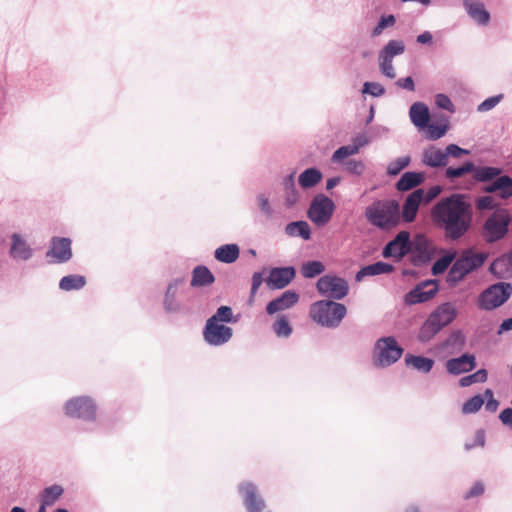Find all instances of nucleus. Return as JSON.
Instances as JSON below:
<instances>
[{
	"label": "nucleus",
	"instance_id": "f257e3e1",
	"mask_svg": "<svg viewBox=\"0 0 512 512\" xmlns=\"http://www.w3.org/2000/svg\"><path fill=\"white\" fill-rule=\"evenodd\" d=\"M431 217L443 230L446 239L456 241L470 230L473 209L466 195L454 193L442 198L433 206Z\"/></svg>",
	"mask_w": 512,
	"mask_h": 512
},
{
	"label": "nucleus",
	"instance_id": "f03ea898",
	"mask_svg": "<svg viewBox=\"0 0 512 512\" xmlns=\"http://www.w3.org/2000/svg\"><path fill=\"white\" fill-rule=\"evenodd\" d=\"M366 220L382 231H389L400 223V205L396 200H376L365 209Z\"/></svg>",
	"mask_w": 512,
	"mask_h": 512
},
{
	"label": "nucleus",
	"instance_id": "7ed1b4c3",
	"mask_svg": "<svg viewBox=\"0 0 512 512\" xmlns=\"http://www.w3.org/2000/svg\"><path fill=\"white\" fill-rule=\"evenodd\" d=\"M347 313L344 304L333 300H320L310 307L311 319L327 328H337Z\"/></svg>",
	"mask_w": 512,
	"mask_h": 512
},
{
	"label": "nucleus",
	"instance_id": "20e7f679",
	"mask_svg": "<svg viewBox=\"0 0 512 512\" xmlns=\"http://www.w3.org/2000/svg\"><path fill=\"white\" fill-rule=\"evenodd\" d=\"M97 411V402L89 395L71 397L63 404V412L66 417L87 423L96 421Z\"/></svg>",
	"mask_w": 512,
	"mask_h": 512
},
{
	"label": "nucleus",
	"instance_id": "39448f33",
	"mask_svg": "<svg viewBox=\"0 0 512 512\" xmlns=\"http://www.w3.org/2000/svg\"><path fill=\"white\" fill-rule=\"evenodd\" d=\"M403 349L393 336L379 338L372 350V363L377 368H386L396 363L402 356Z\"/></svg>",
	"mask_w": 512,
	"mask_h": 512
},
{
	"label": "nucleus",
	"instance_id": "423d86ee",
	"mask_svg": "<svg viewBox=\"0 0 512 512\" xmlns=\"http://www.w3.org/2000/svg\"><path fill=\"white\" fill-rule=\"evenodd\" d=\"M486 259L483 253H475L467 250L454 262L449 273L448 281L456 284L461 281L466 275L481 267Z\"/></svg>",
	"mask_w": 512,
	"mask_h": 512
},
{
	"label": "nucleus",
	"instance_id": "0eeeda50",
	"mask_svg": "<svg viewBox=\"0 0 512 512\" xmlns=\"http://www.w3.org/2000/svg\"><path fill=\"white\" fill-rule=\"evenodd\" d=\"M512 295V285L498 282L486 288L478 298V307L490 311L502 306Z\"/></svg>",
	"mask_w": 512,
	"mask_h": 512
},
{
	"label": "nucleus",
	"instance_id": "6e6552de",
	"mask_svg": "<svg viewBox=\"0 0 512 512\" xmlns=\"http://www.w3.org/2000/svg\"><path fill=\"white\" fill-rule=\"evenodd\" d=\"M405 52V43L403 40H389L378 52V66L380 73L388 78L394 79L396 71L393 65V59Z\"/></svg>",
	"mask_w": 512,
	"mask_h": 512
},
{
	"label": "nucleus",
	"instance_id": "1a4fd4ad",
	"mask_svg": "<svg viewBox=\"0 0 512 512\" xmlns=\"http://www.w3.org/2000/svg\"><path fill=\"white\" fill-rule=\"evenodd\" d=\"M510 215L505 209L494 211L484 222L483 237L487 242H496L507 234L510 224Z\"/></svg>",
	"mask_w": 512,
	"mask_h": 512
},
{
	"label": "nucleus",
	"instance_id": "9d476101",
	"mask_svg": "<svg viewBox=\"0 0 512 512\" xmlns=\"http://www.w3.org/2000/svg\"><path fill=\"white\" fill-rule=\"evenodd\" d=\"M317 291L328 300H341L349 292L348 282L337 275L327 274L320 277L316 283Z\"/></svg>",
	"mask_w": 512,
	"mask_h": 512
},
{
	"label": "nucleus",
	"instance_id": "9b49d317",
	"mask_svg": "<svg viewBox=\"0 0 512 512\" xmlns=\"http://www.w3.org/2000/svg\"><path fill=\"white\" fill-rule=\"evenodd\" d=\"M335 211V203L320 193L314 196L307 211L308 218L317 226L326 225Z\"/></svg>",
	"mask_w": 512,
	"mask_h": 512
},
{
	"label": "nucleus",
	"instance_id": "f8f14e48",
	"mask_svg": "<svg viewBox=\"0 0 512 512\" xmlns=\"http://www.w3.org/2000/svg\"><path fill=\"white\" fill-rule=\"evenodd\" d=\"M185 278L177 277L169 281L163 298V308L167 313H180L184 311L181 296L185 291Z\"/></svg>",
	"mask_w": 512,
	"mask_h": 512
},
{
	"label": "nucleus",
	"instance_id": "ddd939ff",
	"mask_svg": "<svg viewBox=\"0 0 512 512\" xmlns=\"http://www.w3.org/2000/svg\"><path fill=\"white\" fill-rule=\"evenodd\" d=\"M411 247V260L415 266L424 265L437 255V249L433 242L422 234L411 240Z\"/></svg>",
	"mask_w": 512,
	"mask_h": 512
},
{
	"label": "nucleus",
	"instance_id": "4468645a",
	"mask_svg": "<svg viewBox=\"0 0 512 512\" xmlns=\"http://www.w3.org/2000/svg\"><path fill=\"white\" fill-rule=\"evenodd\" d=\"M232 336V328L223 323L207 320L203 328L204 341L210 346H222L228 343Z\"/></svg>",
	"mask_w": 512,
	"mask_h": 512
},
{
	"label": "nucleus",
	"instance_id": "2eb2a0df",
	"mask_svg": "<svg viewBox=\"0 0 512 512\" xmlns=\"http://www.w3.org/2000/svg\"><path fill=\"white\" fill-rule=\"evenodd\" d=\"M238 492L247 512H269L266 510L265 500L254 483H240L238 486Z\"/></svg>",
	"mask_w": 512,
	"mask_h": 512
},
{
	"label": "nucleus",
	"instance_id": "dca6fc26",
	"mask_svg": "<svg viewBox=\"0 0 512 512\" xmlns=\"http://www.w3.org/2000/svg\"><path fill=\"white\" fill-rule=\"evenodd\" d=\"M411 248L410 233L403 230L384 246L382 256L399 261L410 254Z\"/></svg>",
	"mask_w": 512,
	"mask_h": 512
},
{
	"label": "nucleus",
	"instance_id": "f3484780",
	"mask_svg": "<svg viewBox=\"0 0 512 512\" xmlns=\"http://www.w3.org/2000/svg\"><path fill=\"white\" fill-rule=\"evenodd\" d=\"M73 256L71 240L66 237H53L50 247L46 252V258L49 263L63 264L68 262Z\"/></svg>",
	"mask_w": 512,
	"mask_h": 512
},
{
	"label": "nucleus",
	"instance_id": "a211bd4d",
	"mask_svg": "<svg viewBox=\"0 0 512 512\" xmlns=\"http://www.w3.org/2000/svg\"><path fill=\"white\" fill-rule=\"evenodd\" d=\"M35 250L21 233H12L10 236L9 256L16 261H29Z\"/></svg>",
	"mask_w": 512,
	"mask_h": 512
},
{
	"label": "nucleus",
	"instance_id": "6ab92c4d",
	"mask_svg": "<svg viewBox=\"0 0 512 512\" xmlns=\"http://www.w3.org/2000/svg\"><path fill=\"white\" fill-rule=\"evenodd\" d=\"M437 291L438 287L434 282H422L405 295V302L408 305L427 302L436 295Z\"/></svg>",
	"mask_w": 512,
	"mask_h": 512
},
{
	"label": "nucleus",
	"instance_id": "aec40b11",
	"mask_svg": "<svg viewBox=\"0 0 512 512\" xmlns=\"http://www.w3.org/2000/svg\"><path fill=\"white\" fill-rule=\"evenodd\" d=\"M424 190L416 189L405 199L402 210L400 211V221L411 223L416 219L419 207L423 203Z\"/></svg>",
	"mask_w": 512,
	"mask_h": 512
},
{
	"label": "nucleus",
	"instance_id": "412c9836",
	"mask_svg": "<svg viewBox=\"0 0 512 512\" xmlns=\"http://www.w3.org/2000/svg\"><path fill=\"white\" fill-rule=\"evenodd\" d=\"M463 7L470 19L478 26H487L490 22V13L481 0H462Z\"/></svg>",
	"mask_w": 512,
	"mask_h": 512
},
{
	"label": "nucleus",
	"instance_id": "4be33fe9",
	"mask_svg": "<svg viewBox=\"0 0 512 512\" xmlns=\"http://www.w3.org/2000/svg\"><path fill=\"white\" fill-rule=\"evenodd\" d=\"M295 277L293 267L273 268L267 279V285L271 289H282L286 287Z\"/></svg>",
	"mask_w": 512,
	"mask_h": 512
},
{
	"label": "nucleus",
	"instance_id": "5701e85b",
	"mask_svg": "<svg viewBox=\"0 0 512 512\" xmlns=\"http://www.w3.org/2000/svg\"><path fill=\"white\" fill-rule=\"evenodd\" d=\"M299 300V295L291 290L283 292L279 297L270 301L266 306V312L273 315L293 307Z\"/></svg>",
	"mask_w": 512,
	"mask_h": 512
},
{
	"label": "nucleus",
	"instance_id": "b1692460",
	"mask_svg": "<svg viewBox=\"0 0 512 512\" xmlns=\"http://www.w3.org/2000/svg\"><path fill=\"white\" fill-rule=\"evenodd\" d=\"M422 163L430 168L445 167L448 163L445 150L435 145L425 147L422 152Z\"/></svg>",
	"mask_w": 512,
	"mask_h": 512
},
{
	"label": "nucleus",
	"instance_id": "393cba45",
	"mask_svg": "<svg viewBox=\"0 0 512 512\" xmlns=\"http://www.w3.org/2000/svg\"><path fill=\"white\" fill-rule=\"evenodd\" d=\"M475 365V356L464 354L458 358L449 359L446 362V369L452 375H459L473 370Z\"/></svg>",
	"mask_w": 512,
	"mask_h": 512
},
{
	"label": "nucleus",
	"instance_id": "a878e982",
	"mask_svg": "<svg viewBox=\"0 0 512 512\" xmlns=\"http://www.w3.org/2000/svg\"><path fill=\"white\" fill-rule=\"evenodd\" d=\"M429 316L440 328H444L456 318L457 310L452 303L446 302L439 305Z\"/></svg>",
	"mask_w": 512,
	"mask_h": 512
},
{
	"label": "nucleus",
	"instance_id": "bb28decb",
	"mask_svg": "<svg viewBox=\"0 0 512 512\" xmlns=\"http://www.w3.org/2000/svg\"><path fill=\"white\" fill-rule=\"evenodd\" d=\"M409 117L417 129L424 130L430 121L428 106L423 102L413 103L409 109Z\"/></svg>",
	"mask_w": 512,
	"mask_h": 512
},
{
	"label": "nucleus",
	"instance_id": "cd10ccee",
	"mask_svg": "<svg viewBox=\"0 0 512 512\" xmlns=\"http://www.w3.org/2000/svg\"><path fill=\"white\" fill-rule=\"evenodd\" d=\"M486 193L498 192L502 199L512 197V178L508 175H500L484 188Z\"/></svg>",
	"mask_w": 512,
	"mask_h": 512
},
{
	"label": "nucleus",
	"instance_id": "c85d7f7f",
	"mask_svg": "<svg viewBox=\"0 0 512 512\" xmlns=\"http://www.w3.org/2000/svg\"><path fill=\"white\" fill-rule=\"evenodd\" d=\"M394 270V266L385 262H376L362 267L355 276L356 281H361L367 276H376L381 274H389Z\"/></svg>",
	"mask_w": 512,
	"mask_h": 512
},
{
	"label": "nucleus",
	"instance_id": "c756f323",
	"mask_svg": "<svg viewBox=\"0 0 512 512\" xmlns=\"http://www.w3.org/2000/svg\"><path fill=\"white\" fill-rule=\"evenodd\" d=\"M240 255V249L237 244H225L219 246L214 251V257L221 263L231 264L234 263Z\"/></svg>",
	"mask_w": 512,
	"mask_h": 512
},
{
	"label": "nucleus",
	"instance_id": "7c9ffc66",
	"mask_svg": "<svg viewBox=\"0 0 512 512\" xmlns=\"http://www.w3.org/2000/svg\"><path fill=\"white\" fill-rule=\"evenodd\" d=\"M490 272L498 278H508L512 276V262L507 254L495 259L490 265Z\"/></svg>",
	"mask_w": 512,
	"mask_h": 512
},
{
	"label": "nucleus",
	"instance_id": "2f4dec72",
	"mask_svg": "<svg viewBox=\"0 0 512 512\" xmlns=\"http://www.w3.org/2000/svg\"><path fill=\"white\" fill-rule=\"evenodd\" d=\"M215 281L214 275L206 266H196L192 271L191 286L205 287Z\"/></svg>",
	"mask_w": 512,
	"mask_h": 512
},
{
	"label": "nucleus",
	"instance_id": "473e14b6",
	"mask_svg": "<svg viewBox=\"0 0 512 512\" xmlns=\"http://www.w3.org/2000/svg\"><path fill=\"white\" fill-rule=\"evenodd\" d=\"M323 178L322 172L315 168H307L298 177V183L302 189L315 187Z\"/></svg>",
	"mask_w": 512,
	"mask_h": 512
},
{
	"label": "nucleus",
	"instance_id": "72a5a7b5",
	"mask_svg": "<svg viewBox=\"0 0 512 512\" xmlns=\"http://www.w3.org/2000/svg\"><path fill=\"white\" fill-rule=\"evenodd\" d=\"M64 488L61 485L54 484L46 487L41 494V505L39 508L50 507L54 505L63 495Z\"/></svg>",
	"mask_w": 512,
	"mask_h": 512
},
{
	"label": "nucleus",
	"instance_id": "f704fd0d",
	"mask_svg": "<svg viewBox=\"0 0 512 512\" xmlns=\"http://www.w3.org/2000/svg\"><path fill=\"white\" fill-rule=\"evenodd\" d=\"M424 181L423 173L418 172H405L401 178L396 183V188L398 191H408L411 190L418 185H420Z\"/></svg>",
	"mask_w": 512,
	"mask_h": 512
},
{
	"label": "nucleus",
	"instance_id": "c9c22d12",
	"mask_svg": "<svg viewBox=\"0 0 512 512\" xmlns=\"http://www.w3.org/2000/svg\"><path fill=\"white\" fill-rule=\"evenodd\" d=\"M285 233L290 237H300L308 240L311 237V229L306 221H295L286 225Z\"/></svg>",
	"mask_w": 512,
	"mask_h": 512
},
{
	"label": "nucleus",
	"instance_id": "e433bc0d",
	"mask_svg": "<svg viewBox=\"0 0 512 512\" xmlns=\"http://www.w3.org/2000/svg\"><path fill=\"white\" fill-rule=\"evenodd\" d=\"M405 363L407 366H411L417 371L428 373L433 368L434 360L424 356L407 354L405 356Z\"/></svg>",
	"mask_w": 512,
	"mask_h": 512
},
{
	"label": "nucleus",
	"instance_id": "4c0bfd02",
	"mask_svg": "<svg viewBox=\"0 0 512 512\" xmlns=\"http://www.w3.org/2000/svg\"><path fill=\"white\" fill-rule=\"evenodd\" d=\"M441 329L442 328H440V326L434 322L430 316H428L420 327L418 340L422 343H427L432 340L441 331Z\"/></svg>",
	"mask_w": 512,
	"mask_h": 512
},
{
	"label": "nucleus",
	"instance_id": "58836bf2",
	"mask_svg": "<svg viewBox=\"0 0 512 512\" xmlns=\"http://www.w3.org/2000/svg\"><path fill=\"white\" fill-rule=\"evenodd\" d=\"M86 285V278L78 274H70L61 278L59 288L63 291H77Z\"/></svg>",
	"mask_w": 512,
	"mask_h": 512
},
{
	"label": "nucleus",
	"instance_id": "ea45409f",
	"mask_svg": "<svg viewBox=\"0 0 512 512\" xmlns=\"http://www.w3.org/2000/svg\"><path fill=\"white\" fill-rule=\"evenodd\" d=\"M502 170L498 167H491V166H481V167H475L474 166V178L478 182H488L491 180H495L497 177L501 175Z\"/></svg>",
	"mask_w": 512,
	"mask_h": 512
},
{
	"label": "nucleus",
	"instance_id": "a19ab883",
	"mask_svg": "<svg viewBox=\"0 0 512 512\" xmlns=\"http://www.w3.org/2000/svg\"><path fill=\"white\" fill-rule=\"evenodd\" d=\"M272 329L279 338H288L292 334V327L286 315L279 316L273 323Z\"/></svg>",
	"mask_w": 512,
	"mask_h": 512
},
{
	"label": "nucleus",
	"instance_id": "79ce46f5",
	"mask_svg": "<svg viewBox=\"0 0 512 512\" xmlns=\"http://www.w3.org/2000/svg\"><path fill=\"white\" fill-rule=\"evenodd\" d=\"M325 271V266L322 262L314 260L302 264L301 274L305 278H314Z\"/></svg>",
	"mask_w": 512,
	"mask_h": 512
},
{
	"label": "nucleus",
	"instance_id": "37998d69",
	"mask_svg": "<svg viewBox=\"0 0 512 512\" xmlns=\"http://www.w3.org/2000/svg\"><path fill=\"white\" fill-rule=\"evenodd\" d=\"M425 137L428 140L435 141L444 137L449 129L448 123L429 124L425 127Z\"/></svg>",
	"mask_w": 512,
	"mask_h": 512
},
{
	"label": "nucleus",
	"instance_id": "c03bdc74",
	"mask_svg": "<svg viewBox=\"0 0 512 512\" xmlns=\"http://www.w3.org/2000/svg\"><path fill=\"white\" fill-rule=\"evenodd\" d=\"M456 252L451 251L441 256L432 266L433 275H439L446 271V269L451 265L453 260L455 259Z\"/></svg>",
	"mask_w": 512,
	"mask_h": 512
},
{
	"label": "nucleus",
	"instance_id": "a18cd8bd",
	"mask_svg": "<svg viewBox=\"0 0 512 512\" xmlns=\"http://www.w3.org/2000/svg\"><path fill=\"white\" fill-rule=\"evenodd\" d=\"M465 344V336L460 330L453 331L446 339L444 346L452 351H460Z\"/></svg>",
	"mask_w": 512,
	"mask_h": 512
},
{
	"label": "nucleus",
	"instance_id": "49530a36",
	"mask_svg": "<svg viewBox=\"0 0 512 512\" xmlns=\"http://www.w3.org/2000/svg\"><path fill=\"white\" fill-rule=\"evenodd\" d=\"M358 153V146L345 145L334 151L332 161L334 163H342L345 159Z\"/></svg>",
	"mask_w": 512,
	"mask_h": 512
},
{
	"label": "nucleus",
	"instance_id": "de8ad7c7",
	"mask_svg": "<svg viewBox=\"0 0 512 512\" xmlns=\"http://www.w3.org/2000/svg\"><path fill=\"white\" fill-rule=\"evenodd\" d=\"M485 403V398L483 395H475L469 400H467L462 406L463 414H473L480 410V408Z\"/></svg>",
	"mask_w": 512,
	"mask_h": 512
},
{
	"label": "nucleus",
	"instance_id": "09e8293b",
	"mask_svg": "<svg viewBox=\"0 0 512 512\" xmlns=\"http://www.w3.org/2000/svg\"><path fill=\"white\" fill-rule=\"evenodd\" d=\"M474 170V164L472 162H466L462 166L453 168L448 167L445 171V175L447 178L454 180L464 176L467 173H471Z\"/></svg>",
	"mask_w": 512,
	"mask_h": 512
},
{
	"label": "nucleus",
	"instance_id": "8fccbe9b",
	"mask_svg": "<svg viewBox=\"0 0 512 512\" xmlns=\"http://www.w3.org/2000/svg\"><path fill=\"white\" fill-rule=\"evenodd\" d=\"M487 380V371L479 369L473 374L464 376L460 379L459 384L461 387H468L474 383H483Z\"/></svg>",
	"mask_w": 512,
	"mask_h": 512
},
{
	"label": "nucleus",
	"instance_id": "3c124183",
	"mask_svg": "<svg viewBox=\"0 0 512 512\" xmlns=\"http://www.w3.org/2000/svg\"><path fill=\"white\" fill-rule=\"evenodd\" d=\"M411 158L409 156L399 157L387 166V174L390 176L398 175L404 168L410 164Z\"/></svg>",
	"mask_w": 512,
	"mask_h": 512
},
{
	"label": "nucleus",
	"instance_id": "603ef678",
	"mask_svg": "<svg viewBox=\"0 0 512 512\" xmlns=\"http://www.w3.org/2000/svg\"><path fill=\"white\" fill-rule=\"evenodd\" d=\"M232 317H233V311L229 306H220L216 310L215 314L212 315L207 320L213 321L216 323L226 324V323H229L232 321Z\"/></svg>",
	"mask_w": 512,
	"mask_h": 512
},
{
	"label": "nucleus",
	"instance_id": "864d4df0",
	"mask_svg": "<svg viewBox=\"0 0 512 512\" xmlns=\"http://www.w3.org/2000/svg\"><path fill=\"white\" fill-rule=\"evenodd\" d=\"M396 19L393 15L381 16L377 25L371 31L373 38L379 37L386 28L394 26Z\"/></svg>",
	"mask_w": 512,
	"mask_h": 512
},
{
	"label": "nucleus",
	"instance_id": "5fc2aeb1",
	"mask_svg": "<svg viewBox=\"0 0 512 512\" xmlns=\"http://www.w3.org/2000/svg\"><path fill=\"white\" fill-rule=\"evenodd\" d=\"M362 93L369 94L373 97H380L385 94V88L378 82H365L363 84Z\"/></svg>",
	"mask_w": 512,
	"mask_h": 512
},
{
	"label": "nucleus",
	"instance_id": "6e6d98bb",
	"mask_svg": "<svg viewBox=\"0 0 512 512\" xmlns=\"http://www.w3.org/2000/svg\"><path fill=\"white\" fill-rule=\"evenodd\" d=\"M502 99H503L502 94L491 96V97L485 99L483 102H481L477 106V111L481 112V113L488 112V111L492 110L493 108H495L501 102Z\"/></svg>",
	"mask_w": 512,
	"mask_h": 512
},
{
	"label": "nucleus",
	"instance_id": "4d7b16f0",
	"mask_svg": "<svg viewBox=\"0 0 512 512\" xmlns=\"http://www.w3.org/2000/svg\"><path fill=\"white\" fill-rule=\"evenodd\" d=\"M435 104L440 109L446 110L450 113L455 112V106H454L453 102L445 94H442V93L437 94L435 96Z\"/></svg>",
	"mask_w": 512,
	"mask_h": 512
},
{
	"label": "nucleus",
	"instance_id": "13d9d810",
	"mask_svg": "<svg viewBox=\"0 0 512 512\" xmlns=\"http://www.w3.org/2000/svg\"><path fill=\"white\" fill-rule=\"evenodd\" d=\"M485 445V432L483 430H477L474 438L470 442L464 444L465 450L469 451L476 447H483Z\"/></svg>",
	"mask_w": 512,
	"mask_h": 512
},
{
	"label": "nucleus",
	"instance_id": "bf43d9fd",
	"mask_svg": "<svg viewBox=\"0 0 512 512\" xmlns=\"http://www.w3.org/2000/svg\"><path fill=\"white\" fill-rule=\"evenodd\" d=\"M485 491L483 482L477 481L465 492L464 499H472L481 496Z\"/></svg>",
	"mask_w": 512,
	"mask_h": 512
},
{
	"label": "nucleus",
	"instance_id": "052dcab7",
	"mask_svg": "<svg viewBox=\"0 0 512 512\" xmlns=\"http://www.w3.org/2000/svg\"><path fill=\"white\" fill-rule=\"evenodd\" d=\"M346 170L354 175H361L365 170V165L362 161L351 159L345 163Z\"/></svg>",
	"mask_w": 512,
	"mask_h": 512
},
{
	"label": "nucleus",
	"instance_id": "680f3d73",
	"mask_svg": "<svg viewBox=\"0 0 512 512\" xmlns=\"http://www.w3.org/2000/svg\"><path fill=\"white\" fill-rule=\"evenodd\" d=\"M444 150L447 159L449 156L454 158H460L463 155L469 154L468 150L463 149L456 144H449Z\"/></svg>",
	"mask_w": 512,
	"mask_h": 512
},
{
	"label": "nucleus",
	"instance_id": "e2e57ef3",
	"mask_svg": "<svg viewBox=\"0 0 512 512\" xmlns=\"http://www.w3.org/2000/svg\"><path fill=\"white\" fill-rule=\"evenodd\" d=\"M483 397L485 398L486 404L485 408L487 411L495 412L498 408V401L494 398L493 392L491 389H486Z\"/></svg>",
	"mask_w": 512,
	"mask_h": 512
},
{
	"label": "nucleus",
	"instance_id": "0e129e2a",
	"mask_svg": "<svg viewBox=\"0 0 512 512\" xmlns=\"http://www.w3.org/2000/svg\"><path fill=\"white\" fill-rule=\"evenodd\" d=\"M263 283V274L261 272H254L252 275V285H251V295L250 300L254 298L255 294L257 293L259 287Z\"/></svg>",
	"mask_w": 512,
	"mask_h": 512
},
{
	"label": "nucleus",
	"instance_id": "69168bd1",
	"mask_svg": "<svg viewBox=\"0 0 512 512\" xmlns=\"http://www.w3.org/2000/svg\"><path fill=\"white\" fill-rule=\"evenodd\" d=\"M494 205V199L491 196H482L476 200V208L478 210L492 209Z\"/></svg>",
	"mask_w": 512,
	"mask_h": 512
},
{
	"label": "nucleus",
	"instance_id": "338daca9",
	"mask_svg": "<svg viewBox=\"0 0 512 512\" xmlns=\"http://www.w3.org/2000/svg\"><path fill=\"white\" fill-rule=\"evenodd\" d=\"M299 200V192L295 189H286L285 190V204L288 207L294 206Z\"/></svg>",
	"mask_w": 512,
	"mask_h": 512
},
{
	"label": "nucleus",
	"instance_id": "774afa93",
	"mask_svg": "<svg viewBox=\"0 0 512 512\" xmlns=\"http://www.w3.org/2000/svg\"><path fill=\"white\" fill-rule=\"evenodd\" d=\"M502 424L512 431V408H505L499 414Z\"/></svg>",
	"mask_w": 512,
	"mask_h": 512
}]
</instances>
